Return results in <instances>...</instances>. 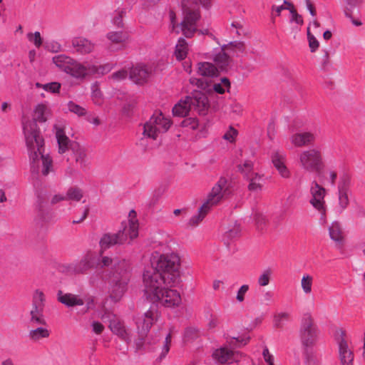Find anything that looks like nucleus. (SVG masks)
<instances>
[{
    "instance_id": "52",
    "label": "nucleus",
    "mask_w": 365,
    "mask_h": 365,
    "mask_svg": "<svg viewBox=\"0 0 365 365\" xmlns=\"http://www.w3.org/2000/svg\"><path fill=\"white\" fill-rule=\"evenodd\" d=\"M123 14H124V11L123 10L115 11L114 14V16L112 19L113 24L119 28L123 27Z\"/></svg>"
},
{
    "instance_id": "18",
    "label": "nucleus",
    "mask_w": 365,
    "mask_h": 365,
    "mask_svg": "<svg viewBox=\"0 0 365 365\" xmlns=\"http://www.w3.org/2000/svg\"><path fill=\"white\" fill-rule=\"evenodd\" d=\"M172 287H165L152 301L158 302L168 308L179 307L182 301L180 294L177 290L171 289Z\"/></svg>"
},
{
    "instance_id": "29",
    "label": "nucleus",
    "mask_w": 365,
    "mask_h": 365,
    "mask_svg": "<svg viewBox=\"0 0 365 365\" xmlns=\"http://www.w3.org/2000/svg\"><path fill=\"white\" fill-rule=\"evenodd\" d=\"M217 72V68L211 63L201 62L197 65V73L202 76H215Z\"/></svg>"
},
{
    "instance_id": "2",
    "label": "nucleus",
    "mask_w": 365,
    "mask_h": 365,
    "mask_svg": "<svg viewBox=\"0 0 365 365\" xmlns=\"http://www.w3.org/2000/svg\"><path fill=\"white\" fill-rule=\"evenodd\" d=\"M50 115V109L47 106L38 104L33 113V120H27L23 122V131L26 143L29 152L30 160L34 163L39 157L42 161L41 173L46 176L53 172V161L48 155L42 153L43 140L40 135L36 122L44 123Z\"/></svg>"
},
{
    "instance_id": "64",
    "label": "nucleus",
    "mask_w": 365,
    "mask_h": 365,
    "mask_svg": "<svg viewBox=\"0 0 365 365\" xmlns=\"http://www.w3.org/2000/svg\"><path fill=\"white\" fill-rule=\"evenodd\" d=\"M66 195L64 194H56L51 199V203L55 205L63 200H67Z\"/></svg>"
},
{
    "instance_id": "34",
    "label": "nucleus",
    "mask_w": 365,
    "mask_h": 365,
    "mask_svg": "<svg viewBox=\"0 0 365 365\" xmlns=\"http://www.w3.org/2000/svg\"><path fill=\"white\" fill-rule=\"evenodd\" d=\"M83 197V191L81 188L73 186L69 187L66 193L67 200L79 202Z\"/></svg>"
},
{
    "instance_id": "30",
    "label": "nucleus",
    "mask_w": 365,
    "mask_h": 365,
    "mask_svg": "<svg viewBox=\"0 0 365 365\" xmlns=\"http://www.w3.org/2000/svg\"><path fill=\"white\" fill-rule=\"evenodd\" d=\"M329 234L330 238L337 242L342 243L344 241V235L341 227L339 222H333L329 227Z\"/></svg>"
},
{
    "instance_id": "27",
    "label": "nucleus",
    "mask_w": 365,
    "mask_h": 365,
    "mask_svg": "<svg viewBox=\"0 0 365 365\" xmlns=\"http://www.w3.org/2000/svg\"><path fill=\"white\" fill-rule=\"evenodd\" d=\"M192 110L188 96L179 101L173 108V113L175 116L184 117Z\"/></svg>"
},
{
    "instance_id": "1",
    "label": "nucleus",
    "mask_w": 365,
    "mask_h": 365,
    "mask_svg": "<svg viewBox=\"0 0 365 365\" xmlns=\"http://www.w3.org/2000/svg\"><path fill=\"white\" fill-rule=\"evenodd\" d=\"M180 282V258L177 253H152L150 266L143 273V292L153 300L165 287H175Z\"/></svg>"
},
{
    "instance_id": "35",
    "label": "nucleus",
    "mask_w": 365,
    "mask_h": 365,
    "mask_svg": "<svg viewBox=\"0 0 365 365\" xmlns=\"http://www.w3.org/2000/svg\"><path fill=\"white\" fill-rule=\"evenodd\" d=\"M106 37L113 43H124L128 38L127 34L122 31H110L107 34Z\"/></svg>"
},
{
    "instance_id": "59",
    "label": "nucleus",
    "mask_w": 365,
    "mask_h": 365,
    "mask_svg": "<svg viewBox=\"0 0 365 365\" xmlns=\"http://www.w3.org/2000/svg\"><path fill=\"white\" fill-rule=\"evenodd\" d=\"M229 48H232V50H235L239 53H242L245 50V44L241 41H234L231 42L229 46Z\"/></svg>"
},
{
    "instance_id": "4",
    "label": "nucleus",
    "mask_w": 365,
    "mask_h": 365,
    "mask_svg": "<svg viewBox=\"0 0 365 365\" xmlns=\"http://www.w3.org/2000/svg\"><path fill=\"white\" fill-rule=\"evenodd\" d=\"M138 235V222L135 218H130L122 222V229L117 233H106L99 242L101 249L106 250L117 244H123L129 237L133 240Z\"/></svg>"
},
{
    "instance_id": "57",
    "label": "nucleus",
    "mask_w": 365,
    "mask_h": 365,
    "mask_svg": "<svg viewBox=\"0 0 365 365\" xmlns=\"http://www.w3.org/2000/svg\"><path fill=\"white\" fill-rule=\"evenodd\" d=\"M237 134V131L233 128L230 127V129L223 135V138L229 142H233Z\"/></svg>"
},
{
    "instance_id": "38",
    "label": "nucleus",
    "mask_w": 365,
    "mask_h": 365,
    "mask_svg": "<svg viewBox=\"0 0 365 365\" xmlns=\"http://www.w3.org/2000/svg\"><path fill=\"white\" fill-rule=\"evenodd\" d=\"M221 200V198L210 191L207 196L206 200L202 205V210L207 208V210H210L212 207L218 205Z\"/></svg>"
},
{
    "instance_id": "51",
    "label": "nucleus",
    "mask_w": 365,
    "mask_h": 365,
    "mask_svg": "<svg viewBox=\"0 0 365 365\" xmlns=\"http://www.w3.org/2000/svg\"><path fill=\"white\" fill-rule=\"evenodd\" d=\"M45 48L46 50L52 53H57L61 51V45L56 41H50L46 42Z\"/></svg>"
},
{
    "instance_id": "45",
    "label": "nucleus",
    "mask_w": 365,
    "mask_h": 365,
    "mask_svg": "<svg viewBox=\"0 0 365 365\" xmlns=\"http://www.w3.org/2000/svg\"><path fill=\"white\" fill-rule=\"evenodd\" d=\"M240 232L241 229L240 225L235 224L225 232V237L229 240H233L240 235Z\"/></svg>"
},
{
    "instance_id": "13",
    "label": "nucleus",
    "mask_w": 365,
    "mask_h": 365,
    "mask_svg": "<svg viewBox=\"0 0 365 365\" xmlns=\"http://www.w3.org/2000/svg\"><path fill=\"white\" fill-rule=\"evenodd\" d=\"M160 316L158 306L153 304L142 316L136 318L135 323L138 334L143 337L149 332L151 327Z\"/></svg>"
},
{
    "instance_id": "17",
    "label": "nucleus",
    "mask_w": 365,
    "mask_h": 365,
    "mask_svg": "<svg viewBox=\"0 0 365 365\" xmlns=\"http://www.w3.org/2000/svg\"><path fill=\"white\" fill-rule=\"evenodd\" d=\"M96 262V256L93 252H87L80 260L69 263L65 266L69 274H85L93 268Z\"/></svg>"
},
{
    "instance_id": "24",
    "label": "nucleus",
    "mask_w": 365,
    "mask_h": 365,
    "mask_svg": "<svg viewBox=\"0 0 365 365\" xmlns=\"http://www.w3.org/2000/svg\"><path fill=\"white\" fill-rule=\"evenodd\" d=\"M58 300L68 307L83 306L85 304L84 299L81 296L71 293L63 294L61 291L58 294Z\"/></svg>"
},
{
    "instance_id": "22",
    "label": "nucleus",
    "mask_w": 365,
    "mask_h": 365,
    "mask_svg": "<svg viewBox=\"0 0 365 365\" xmlns=\"http://www.w3.org/2000/svg\"><path fill=\"white\" fill-rule=\"evenodd\" d=\"M72 46L75 52L84 55L91 53L95 45L91 41L83 37H75L72 39Z\"/></svg>"
},
{
    "instance_id": "33",
    "label": "nucleus",
    "mask_w": 365,
    "mask_h": 365,
    "mask_svg": "<svg viewBox=\"0 0 365 365\" xmlns=\"http://www.w3.org/2000/svg\"><path fill=\"white\" fill-rule=\"evenodd\" d=\"M50 335V331L45 327H38L36 329H31L29 331L28 336L30 340L33 341H38L39 340L48 338Z\"/></svg>"
},
{
    "instance_id": "46",
    "label": "nucleus",
    "mask_w": 365,
    "mask_h": 365,
    "mask_svg": "<svg viewBox=\"0 0 365 365\" xmlns=\"http://www.w3.org/2000/svg\"><path fill=\"white\" fill-rule=\"evenodd\" d=\"M272 272L270 269H265L259 276L257 282L261 287H265L269 284L271 278Z\"/></svg>"
},
{
    "instance_id": "28",
    "label": "nucleus",
    "mask_w": 365,
    "mask_h": 365,
    "mask_svg": "<svg viewBox=\"0 0 365 365\" xmlns=\"http://www.w3.org/2000/svg\"><path fill=\"white\" fill-rule=\"evenodd\" d=\"M229 185L228 180L225 178L221 177L212 187L211 191L222 200L228 194Z\"/></svg>"
},
{
    "instance_id": "41",
    "label": "nucleus",
    "mask_w": 365,
    "mask_h": 365,
    "mask_svg": "<svg viewBox=\"0 0 365 365\" xmlns=\"http://www.w3.org/2000/svg\"><path fill=\"white\" fill-rule=\"evenodd\" d=\"M36 85V87L42 88L44 91L52 93H58L61 88V83L58 82H51L46 84L37 83Z\"/></svg>"
},
{
    "instance_id": "54",
    "label": "nucleus",
    "mask_w": 365,
    "mask_h": 365,
    "mask_svg": "<svg viewBox=\"0 0 365 365\" xmlns=\"http://www.w3.org/2000/svg\"><path fill=\"white\" fill-rule=\"evenodd\" d=\"M249 290L248 284L242 285L237 291L236 299L238 302H242L245 300V296Z\"/></svg>"
},
{
    "instance_id": "37",
    "label": "nucleus",
    "mask_w": 365,
    "mask_h": 365,
    "mask_svg": "<svg viewBox=\"0 0 365 365\" xmlns=\"http://www.w3.org/2000/svg\"><path fill=\"white\" fill-rule=\"evenodd\" d=\"M314 278L309 274H304L301 279V287L305 294H311L312 291Z\"/></svg>"
},
{
    "instance_id": "47",
    "label": "nucleus",
    "mask_w": 365,
    "mask_h": 365,
    "mask_svg": "<svg viewBox=\"0 0 365 365\" xmlns=\"http://www.w3.org/2000/svg\"><path fill=\"white\" fill-rule=\"evenodd\" d=\"M181 125L182 127L195 130L198 128L199 123L196 118H187L181 122Z\"/></svg>"
},
{
    "instance_id": "26",
    "label": "nucleus",
    "mask_w": 365,
    "mask_h": 365,
    "mask_svg": "<svg viewBox=\"0 0 365 365\" xmlns=\"http://www.w3.org/2000/svg\"><path fill=\"white\" fill-rule=\"evenodd\" d=\"M227 47V46H223L221 49L215 51L213 54V61L222 71H227L231 62L230 56L225 51Z\"/></svg>"
},
{
    "instance_id": "56",
    "label": "nucleus",
    "mask_w": 365,
    "mask_h": 365,
    "mask_svg": "<svg viewBox=\"0 0 365 365\" xmlns=\"http://www.w3.org/2000/svg\"><path fill=\"white\" fill-rule=\"evenodd\" d=\"M128 76V72L126 70L122 69L117 72L113 73L110 77L114 81H120L124 80Z\"/></svg>"
},
{
    "instance_id": "12",
    "label": "nucleus",
    "mask_w": 365,
    "mask_h": 365,
    "mask_svg": "<svg viewBox=\"0 0 365 365\" xmlns=\"http://www.w3.org/2000/svg\"><path fill=\"white\" fill-rule=\"evenodd\" d=\"M310 194L311 198L309 202L321 215L320 220L324 223L326 222L327 212L324 200L326 190L316 180H313L310 186Z\"/></svg>"
},
{
    "instance_id": "5",
    "label": "nucleus",
    "mask_w": 365,
    "mask_h": 365,
    "mask_svg": "<svg viewBox=\"0 0 365 365\" xmlns=\"http://www.w3.org/2000/svg\"><path fill=\"white\" fill-rule=\"evenodd\" d=\"M52 61L60 70L75 78L82 79L97 71L94 65L81 63L65 54L56 55L53 57Z\"/></svg>"
},
{
    "instance_id": "10",
    "label": "nucleus",
    "mask_w": 365,
    "mask_h": 365,
    "mask_svg": "<svg viewBox=\"0 0 365 365\" xmlns=\"http://www.w3.org/2000/svg\"><path fill=\"white\" fill-rule=\"evenodd\" d=\"M129 281L130 277L127 269L112 275V278L108 282V294L112 301L118 302L122 299L128 289Z\"/></svg>"
},
{
    "instance_id": "53",
    "label": "nucleus",
    "mask_w": 365,
    "mask_h": 365,
    "mask_svg": "<svg viewBox=\"0 0 365 365\" xmlns=\"http://www.w3.org/2000/svg\"><path fill=\"white\" fill-rule=\"evenodd\" d=\"M289 12L291 14V19H290L291 22H294L297 25H300V26L304 24L302 16L297 12V11L295 10V9L294 7L290 8Z\"/></svg>"
},
{
    "instance_id": "6",
    "label": "nucleus",
    "mask_w": 365,
    "mask_h": 365,
    "mask_svg": "<svg viewBox=\"0 0 365 365\" xmlns=\"http://www.w3.org/2000/svg\"><path fill=\"white\" fill-rule=\"evenodd\" d=\"M182 7L184 14L181 21L180 31L187 38L193 36L197 29V22L200 18V7L195 0H182Z\"/></svg>"
},
{
    "instance_id": "25",
    "label": "nucleus",
    "mask_w": 365,
    "mask_h": 365,
    "mask_svg": "<svg viewBox=\"0 0 365 365\" xmlns=\"http://www.w3.org/2000/svg\"><path fill=\"white\" fill-rule=\"evenodd\" d=\"M349 180L347 178H342L338 185L339 205L341 210H344L349 205L348 190Z\"/></svg>"
},
{
    "instance_id": "20",
    "label": "nucleus",
    "mask_w": 365,
    "mask_h": 365,
    "mask_svg": "<svg viewBox=\"0 0 365 365\" xmlns=\"http://www.w3.org/2000/svg\"><path fill=\"white\" fill-rule=\"evenodd\" d=\"M151 74V68L145 65H137L130 71L129 77L131 81L138 84L145 83Z\"/></svg>"
},
{
    "instance_id": "58",
    "label": "nucleus",
    "mask_w": 365,
    "mask_h": 365,
    "mask_svg": "<svg viewBox=\"0 0 365 365\" xmlns=\"http://www.w3.org/2000/svg\"><path fill=\"white\" fill-rule=\"evenodd\" d=\"M262 355L264 361L269 364V365H274V356L272 354H271L269 351V349L267 347H264L262 351Z\"/></svg>"
},
{
    "instance_id": "50",
    "label": "nucleus",
    "mask_w": 365,
    "mask_h": 365,
    "mask_svg": "<svg viewBox=\"0 0 365 365\" xmlns=\"http://www.w3.org/2000/svg\"><path fill=\"white\" fill-rule=\"evenodd\" d=\"M307 37L309 40V46L312 52H315L319 46L317 39L310 33L309 28H307Z\"/></svg>"
},
{
    "instance_id": "44",
    "label": "nucleus",
    "mask_w": 365,
    "mask_h": 365,
    "mask_svg": "<svg viewBox=\"0 0 365 365\" xmlns=\"http://www.w3.org/2000/svg\"><path fill=\"white\" fill-rule=\"evenodd\" d=\"M172 336L171 333H168L165 338L163 341V344L161 349V352L160 354V359H164L168 353L169 352L170 344H171Z\"/></svg>"
},
{
    "instance_id": "8",
    "label": "nucleus",
    "mask_w": 365,
    "mask_h": 365,
    "mask_svg": "<svg viewBox=\"0 0 365 365\" xmlns=\"http://www.w3.org/2000/svg\"><path fill=\"white\" fill-rule=\"evenodd\" d=\"M318 334L319 330L312 315L309 313L304 314L301 321L299 338L303 348L307 351L316 344Z\"/></svg>"
},
{
    "instance_id": "39",
    "label": "nucleus",
    "mask_w": 365,
    "mask_h": 365,
    "mask_svg": "<svg viewBox=\"0 0 365 365\" xmlns=\"http://www.w3.org/2000/svg\"><path fill=\"white\" fill-rule=\"evenodd\" d=\"M207 208L202 210V206L198 209L197 213L193 215L189 220L188 225L190 227H196L205 218L206 215L209 212Z\"/></svg>"
},
{
    "instance_id": "49",
    "label": "nucleus",
    "mask_w": 365,
    "mask_h": 365,
    "mask_svg": "<svg viewBox=\"0 0 365 365\" xmlns=\"http://www.w3.org/2000/svg\"><path fill=\"white\" fill-rule=\"evenodd\" d=\"M289 314L287 312H279L274 316V324L277 327L282 326L284 321L288 320Z\"/></svg>"
},
{
    "instance_id": "21",
    "label": "nucleus",
    "mask_w": 365,
    "mask_h": 365,
    "mask_svg": "<svg viewBox=\"0 0 365 365\" xmlns=\"http://www.w3.org/2000/svg\"><path fill=\"white\" fill-rule=\"evenodd\" d=\"M98 265L101 268L111 267L112 271L110 274H112V275L116 274V272L118 273L120 270L128 269V263L125 260L118 261L107 256L102 257Z\"/></svg>"
},
{
    "instance_id": "55",
    "label": "nucleus",
    "mask_w": 365,
    "mask_h": 365,
    "mask_svg": "<svg viewBox=\"0 0 365 365\" xmlns=\"http://www.w3.org/2000/svg\"><path fill=\"white\" fill-rule=\"evenodd\" d=\"M101 96V92L100 90H98V86L96 85L93 86L92 98L96 104H101L102 103Z\"/></svg>"
},
{
    "instance_id": "7",
    "label": "nucleus",
    "mask_w": 365,
    "mask_h": 365,
    "mask_svg": "<svg viewBox=\"0 0 365 365\" xmlns=\"http://www.w3.org/2000/svg\"><path fill=\"white\" fill-rule=\"evenodd\" d=\"M171 120L161 112H155L143 125V135L145 138L156 140L158 135L168 130Z\"/></svg>"
},
{
    "instance_id": "3",
    "label": "nucleus",
    "mask_w": 365,
    "mask_h": 365,
    "mask_svg": "<svg viewBox=\"0 0 365 365\" xmlns=\"http://www.w3.org/2000/svg\"><path fill=\"white\" fill-rule=\"evenodd\" d=\"M54 128L58 145V153L63 154L66 150H71L79 168L83 171L87 170L89 168L90 162L86 149L78 143L71 141L62 128L55 125Z\"/></svg>"
},
{
    "instance_id": "11",
    "label": "nucleus",
    "mask_w": 365,
    "mask_h": 365,
    "mask_svg": "<svg viewBox=\"0 0 365 365\" xmlns=\"http://www.w3.org/2000/svg\"><path fill=\"white\" fill-rule=\"evenodd\" d=\"M335 340L338 346L339 359L341 365H353L354 354L348 342L345 331L338 329L335 332Z\"/></svg>"
},
{
    "instance_id": "42",
    "label": "nucleus",
    "mask_w": 365,
    "mask_h": 365,
    "mask_svg": "<svg viewBox=\"0 0 365 365\" xmlns=\"http://www.w3.org/2000/svg\"><path fill=\"white\" fill-rule=\"evenodd\" d=\"M230 81L227 78H222L221 79V83H215L213 86V89L216 93L220 94H222L225 92V91L230 88Z\"/></svg>"
},
{
    "instance_id": "60",
    "label": "nucleus",
    "mask_w": 365,
    "mask_h": 365,
    "mask_svg": "<svg viewBox=\"0 0 365 365\" xmlns=\"http://www.w3.org/2000/svg\"><path fill=\"white\" fill-rule=\"evenodd\" d=\"M276 169L277 170L279 174L282 178H289L290 177V171L289 170L285 164L277 168Z\"/></svg>"
},
{
    "instance_id": "15",
    "label": "nucleus",
    "mask_w": 365,
    "mask_h": 365,
    "mask_svg": "<svg viewBox=\"0 0 365 365\" xmlns=\"http://www.w3.org/2000/svg\"><path fill=\"white\" fill-rule=\"evenodd\" d=\"M45 307V296L39 290H36L33 295L32 307L29 312V323L31 324H45L43 317Z\"/></svg>"
},
{
    "instance_id": "36",
    "label": "nucleus",
    "mask_w": 365,
    "mask_h": 365,
    "mask_svg": "<svg viewBox=\"0 0 365 365\" xmlns=\"http://www.w3.org/2000/svg\"><path fill=\"white\" fill-rule=\"evenodd\" d=\"M287 155L284 151L277 150L271 155L272 162L275 168L285 164Z\"/></svg>"
},
{
    "instance_id": "40",
    "label": "nucleus",
    "mask_w": 365,
    "mask_h": 365,
    "mask_svg": "<svg viewBox=\"0 0 365 365\" xmlns=\"http://www.w3.org/2000/svg\"><path fill=\"white\" fill-rule=\"evenodd\" d=\"M253 166V163L250 160H247L238 165V169L247 178L255 173L252 172Z\"/></svg>"
},
{
    "instance_id": "31",
    "label": "nucleus",
    "mask_w": 365,
    "mask_h": 365,
    "mask_svg": "<svg viewBox=\"0 0 365 365\" xmlns=\"http://www.w3.org/2000/svg\"><path fill=\"white\" fill-rule=\"evenodd\" d=\"M247 179L250 180L248 185L249 190L257 192L262 190L264 183V179L262 175L255 173L252 174Z\"/></svg>"
},
{
    "instance_id": "61",
    "label": "nucleus",
    "mask_w": 365,
    "mask_h": 365,
    "mask_svg": "<svg viewBox=\"0 0 365 365\" xmlns=\"http://www.w3.org/2000/svg\"><path fill=\"white\" fill-rule=\"evenodd\" d=\"M94 66L97 68V71L93 73H91V75L96 74V73L105 74L106 73H108L112 69V66L109 63L105 64L103 66H101L99 67H98L96 66Z\"/></svg>"
},
{
    "instance_id": "43",
    "label": "nucleus",
    "mask_w": 365,
    "mask_h": 365,
    "mask_svg": "<svg viewBox=\"0 0 365 365\" xmlns=\"http://www.w3.org/2000/svg\"><path fill=\"white\" fill-rule=\"evenodd\" d=\"M68 109L70 112L76 114L78 116L85 115L86 109L73 101H69L67 104Z\"/></svg>"
},
{
    "instance_id": "63",
    "label": "nucleus",
    "mask_w": 365,
    "mask_h": 365,
    "mask_svg": "<svg viewBox=\"0 0 365 365\" xmlns=\"http://www.w3.org/2000/svg\"><path fill=\"white\" fill-rule=\"evenodd\" d=\"M220 324L219 318L215 315H211L207 326L210 329H214L217 327Z\"/></svg>"
},
{
    "instance_id": "19",
    "label": "nucleus",
    "mask_w": 365,
    "mask_h": 365,
    "mask_svg": "<svg viewBox=\"0 0 365 365\" xmlns=\"http://www.w3.org/2000/svg\"><path fill=\"white\" fill-rule=\"evenodd\" d=\"M192 110H195L200 115H205L210 108L207 96L200 91H194L190 96H188Z\"/></svg>"
},
{
    "instance_id": "16",
    "label": "nucleus",
    "mask_w": 365,
    "mask_h": 365,
    "mask_svg": "<svg viewBox=\"0 0 365 365\" xmlns=\"http://www.w3.org/2000/svg\"><path fill=\"white\" fill-rule=\"evenodd\" d=\"M242 357L249 363V358L242 356L241 353L235 352L226 346H221L215 349L212 354V359L216 365H225L233 362H239Z\"/></svg>"
},
{
    "instance_id": "48",
    "label": "nucleus",
    "mask_w": 365,
    "mask_h": 365,
    "mask_svg": "<svg viewBox=\"0 0 365 365\" xmlns=\"http://www.w3.org/2000/svg\"><path fill=\"white\" fill-rule=\"evenodd\" d=\"M27 38L29 41L33 42L36 47L39 48L42 45V38L41 34L38 31L33 33H29Z\"/></svg>"
},
{
    "instance_id": "23",
    "label": "nucleus",
    "mask_w": 365,
    "mask_h": 365,
    "mask_svg": "<svg viewBox=\"0 0 365 365\" xmlns=\"http://www.w3.org/2000/svg\"><path fill=\"white\" fill-rule=\"evenodd\" d=\"M316 135L311 132L296 133L290 137L292 143L296 147H303L312 143Z\"/></svg>"
},
{
    "instance_id": "32",
    "label": "nucleus",
    "mask_w": 365,
    "mask_h": 365,
    "mask_svg": "<svg viewBox=\"0 0 365 365\" xmlns=\"http://www.w3.org/2000/svg\"><path fill=\"white\" fill-rule=\"evenodd\" d=\"M188 44L183 38H180L175 46V56L177 60L182 61L187 56L188 52Z\"/></svg>"
},
{
    "instance_id": "9",
    "label": "nucleus",
    "mask_w": 365,
    "mask_h": 365,
    "mask_svg": "<svg viewBox=\"0 0 365 365\" xmlns=\"http://www.w3.org/2000/svg\"><path fill=\"white\" fill-rule=\"evenodd\" d=\"M299 163L301 168L309 173H320L324 167L322 153L315 148L302 151L299 154Z\"/></svg>"
},
{
    "instance_id": "14",
    "label": "nucleus",
    "mask_w": 365,
    "mask_h": 365,
    "mask_svg": "<svg viewBox=\"0 0 365 365\" xmlns=\"http://www.w3.org/2000/svg\"><path fill=\"white\" fill-rule=\"evenodd\" d=\"M101 319L104 322H109V328L113 334L128 344L131 342V330L125 327L124 324L116 318L115 315L106 311L101 315Z\"/></svg>"
},
{
    "instance_id": "62",
    "label": "nucleus",
    "mask_w": 365,
    "mask_h": 365,
    "mask_svg": "<svg viewBox=\"0 0 365 365\" xmlns=\"http://www.w3.org/2000/svg\"><path fill=\"white\" fill-rule=\"evenodd\" d=\"M91 327L93 331L97 334H101L104 330V326L98 322H93Z\"/></svg>"
}]
</instances>
